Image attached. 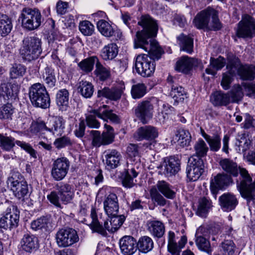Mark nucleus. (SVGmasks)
Instances as JSON below:
<instances>
[{
	"instance_id": "0e129e2a",
	"label": "nucleus",
	"mask_w": 255,
	"mask_h": 255,
	"mask_svg": "<svg viewBox=\"0 0 255 255\" xmlns=\"http://www.w3.org/2000/svg\"><path fill=\"white\" fill-rule=\"evenodd\" d=\"M221 248L225 255H233L236 249V245L232 240H225L221 244Z\"/></svg>"
},
{
	"instance_id": "f704fd0d",
	"label": "nucleus",
	"mask_w": 255,
	"mask_h": 255,
	"mask_svg": "<svg viewBox=\"0 0 255 255\" xmlns=\"http://www.w3.org/2000/svg\"><path fill=\"white\" fill-rule=\"evenodd\" d=\"M211 101L215 106H227L230 102V97L229 94L216 91L211 96Z\"/></svg>"
},
{
	"instance_id": "338daca9",
	"label": "nucleus",
	"mask_w": 255,
	"mask_h": 255,
	"mask_svg": "<svg viewBox=\"0 0 255 255\" xmlns=\"http://www.w3.org/2000/svg\"><path fill=\"white\" fill-rule=\"evenodd\" d=\"M92 136V145L96 147L103 145L102 133L99 130H91L90 133Z\"/></svg>"
},
{
	"instance_id": "bb28decb",
	"label": "nucleus",
	"mask_w": 255,
	"mask_h": 255,
	"mask_svg": "<svg viewBox=\"0 0 255 255\" xmlns=\"http://www.w3.org/2000/svg\"><path fill=\"white\" fill-rule=\"evenodd\" d=\"M209 10L210 7L198 13L194 19L195 26L199 29H204L208 31L209 24Z\"/></svg>"
},
{
	"instance_id": "4d7b16f0",
	"label": "nucleus",
	"mask_w": 255,
	"mask_h": 255,
	"mask_svg": "<svg viewBox=\"0 0 255 255\" xmlns=\"http://www.w3.org/2000/svg\"><path fill=\"white\" fill-rule=\"evenodd\" d=\"M196 244L201 251L207 253L209 255H212V249L210 242L202 236L196 237Z\"/></svg>"
},
{
	"instance_id": "f257e3e1",
	"label": "nucleus",
	"mask_w": 255,
	"mask_h": 255,
	"mask_svg": "<svg viewBox=\"0 0 255 255\" xmlns=\"http://www.w3.org/2000/svg\"><path fill=\"white\" fill-rule=\"evenodd\" d=\"M142 27L136 32L134 39L135 48H141L148 51V54L138 55L135 60V68L137 73L143 77H150L155 68V60H159L164 51L158 42L152 38L156 36L158 26L156 21L149 15H143L138 21Z\"/></svg>"
},
{
	"instance_id": "393cba45",
	"label": "nucleus",
	"mask_w": 255,
	"mask_h": 255,
	"mask_svg": "<svg viewBox=\"0 0 255 255\" xmlns=\"http://www.w3.org/2000/svg\"><path fill=\"white\" fill-rule=\"evenodd\" d=\"M22 250L27 253H32L39 247L38 239L30 233L24 234L20 241Z\"/></svg>"
},
{
	"instance_id": "b1692460",
	"label": "nucleus",
	"mask_w": 255,
	"mask_h": 255,
	"mask_svg": "<svg viewBox=\"0 0 255 255\" xmlns=\"http://www.w3.org/2000/svg\"><path fill=\"white\" fill-rule=\"evenodd\" d=\"M104 155L105 164L108 169H115L120 165L122 155L116 149H107L104 152Z\"/></svg>"
},
{
	"instance_id": "72a5a7b5",
	"label": "nucleus",
	"mask_w": 255,
	"mask_h": 255,
	"mask_svg": "<svg viewBox=\"0 0 255 255\" xmlns=\"http://www.w3.org/2000/svg\"><path fill=\"white\" fill-rule=\"evenodd\" d=\"M156 188L168 199H173L176 196V192L173 190V186L164 180L158 181L156 184Z\"/></svg>"
},
{
	"instance_id": "49530a36",
	"label": "nucleus",
	"mask_w": 255,
	"mask_h": 255,
	"mask_svg": "<svg viewBox=\"0 0 255 255\" xmlns=\"http://www.w3.org/2000/svg\"><path fill=\"white\" fill-rule=\"evenodd\" d=\"M15 141L14 137L0 133V147L3 150L9 151L12 150L16 144Z\"/></svg>"
},
{
	"instance_id": "2eb2a0df",
	"label": "nucleus",
	"mask_w": 255,
	"mask_h": 255,
	"mask_svg": "<svg viewBox=\"0 0 255 255\" xmlns=\"http://www.w3.org/2000/svg\"><path fill=\"white\" fill-rule=\"evenodd\" d=\"M158 168L160 169V174L170 177L175 175L180 170V161L178 156L166 157Z\"/></svg>"
},
{
	"instance_id": "0eeeda50",
	"label": "nucleus",
	"mask_w": 255,
	"mask_h": 255,
	"mask_svg": "<svg viewBox=\"0 0 255 255\" xmlns=\"http://www.w3.org/2000/svg\"><path fill=\"white\" fill-rule=\"evenodd\" d=\"M110 223L108 221H105L104 223V227L102 224L97 221L93 224L94 231L103 236H107L106 230L110 233H113L117 232L122 226L126 220V216L124 215L110 216Z\"/></svg>"
},
{
	"instance_id": "a18cd8bd",
	"label": "nucleus",
	"mask_w": 255,
	"mask_h": 255,
	"mask_svg": "<svg viewBox=\"0 0 255 255\" xmlns=\"http://www.w3.org/2000/svg\"><path fill=\"white\" fill-rule=\"evenodd\" d=\"M14 196L18 199L23 200L28 193V185L26 181L15 184L10 187Z\"/></svg>"
},
{
	"instance_id": "20e7f679",
	"label": "nucleus",
	"mask_w": 255,
	"mask_h": 255,
	"mask_svg": "<svg viewBox=\"0 0 255 255\" xmlns=\"http://www.w3.org/2000/svg\"><path fill=\"white\" fill-rule=\"evenodd\" d=\"M227 69L232 75H238L244 81H253L255 79V66L242 64L240 60L232 55L228 57Z\"/></svg>"
},
{
	"instance_id": "c85d7f7f",
	"label": "nucleus",
	"mask_w": 255,
	"mask_h": 255,
	"mask_svg": "<svg viewBox=\"0 0 255 255\" xmlns=\"http://www.w3.org/2000/svg\"><path fill=\"white\" fill-rule=\"evenodd\" d=\"M51 218L50 215L42 216L33 220L30 224L31 228L34 231L39 230L47 231L52 227Z\"/></svg>"
},
{
	"instance_id": "2f4dec72",
	"label": "nucleus",
	"mask_w": 255,
	"mask_h": 255,
	"mask_svg": "<svg viewBox=\"0 0 255 255\" xmlns=\"http://www.w3.org/2000/svg\"><path fill=\"white\" fill-rule=\"evenodd\" d=\"M69 93L66 89L59 90L56 95V103L61 111H66L69 107Z\"/></svg>"
},
{
	"instance_id": "6ab92c4d",
	"label": "nucleus",
	"mask_w": 255,
	"mask_h": 255,
	"mask_svg": "<svg viewBox=\"0 0 255 255\" xmlns=\"http://www.w3.org/2000/svg\"><path fill=\"white\" fill-rule=\"evenodd\" d=\"M55 187L61 201L65 205L70 203L74 197L73 186L67 183L59 182Z\"/></svg>"
},
{
	"instance_id": "aec40b11",
	"label": "nucleus",
	"mask_w": 255,
	"mask_h": 255,
	"mask_svg": "<svg viewBox=\"0 0 255 255\" xmlns=\"http://www.w3.org/2000/svg\"><path fill=\"white\" fill-rule=\"evenodd\" d=\"M103 204L105 212L108 217L118 214L119 200L118 196L115 193H110L105 196Z\"/></svg>"
},
{
	"instance_id": "37998d69",
	"label": "nucleus",
	"mask_w": 255,
	"mask_h": 255,
	"mask_svg": "<svg viewBox=\"0 0 255 255\" xmlns=\"http://www.w3.org/2000/svg\"><path fill=\"white\" fill-rule=\"evenodd\" d=\"M211 21L209 24L208 31H218L222 28V24L218 16V11L213 8L210 7L209 19Z\"/></svg>"
},
{
	"instance_id": "9d476101",
	"label": "nucleus",
	"mask_w": 255,
	"mask_h": 255,
	"mask_svg": "<svg viewBox=\"0 0 255 255\" xmlns=\"http://www.w3.org/2000/svg\"><path fill=\"white\" fill-rule=\"evenodd\" d=\"M238 38L251 39L255 35V22L249 15H245L235 28Z\"/></svg>"
},
{
	"instance_id": "e2e57ef3",
	"label": "nucleus",
	"mask_w": 255,
	"mask_h": 255,
	"mask_svg": "<svg viewBox=\"0 0 255 255\" xmlns=\"http://www.w3.org/2000/svg\"><path fill=\"white\" fill-rule=\"evenodd\" d=\"M79 30L86 36L91 35L94 31V26L88 20H84L80 23Z\"/></svg>"
},
{
	"instance_id": "ea45409f",
	"label": "nucleus",
	"mask_w": 255,
	"mask_h": 255,
	"mask_svg": "<svg viewBox=\"0 0 255 255\" xmlns=\"http://www.w3.org/2000/svg\"><path fill=\"white\" fill-rule=\"evenodd\" d=\"M96 56H93L82 60L78 64L80 70L86 73L91 72L94 69V65L99 61Z\"/></svg>"
},
{
	"instance_id": "4468645a",
	"label": "nucleus",
	"mask_w": 255,
	"mask_h": 255,
	"mask_svg": "<svg viewBox=\"0 0 255 255\" xmlns=\"http://www.w3.org/2000/svg\"><path fill=\"white\" fill-rule=\"evenodd\" d=\"M69 167L70 161L66 157L58 158L52 164L51 176L55 181H61L67 174Z\"/></svg>"
},
{
	"instance_id": "c03bdc74",
	"label": "nucleus",
	"mask_w": 255,
	"mask_h": 255,
	"mask_svg": "<svg viewBox=\"0 0 255 255\" xmlns=\"http://www.w3.org/2000/svg\"><path fill=\"white\" fill-rule=\"evenodd\" d=\"M118 53L117 45L115 43H111L102 49L101 56L104 60H112L116 57Z\"/></svg>"
},
{
	"instance_id": "1a4fd4ad",
	"label": "nucleus",
	"mask_w": 255,
	"mask_h": 255,
	"mask_svg": "<svg viewBox=\"0 0 255 255\" xmlns=\"http://www.w3.org/2000/svg\"><path fill=\"white\" fill-rule=\"evenodd\" d=\"M158 136V129L152 126H144L139 128L133 134V137L137 141L146 140L148 142L143 145L146 148L150 149L154 146L155 143V139Z\"/></svg>"
},
{
	"instance_id": "ddd939ff",
	"label": "nucleus",
	"mask_w": 255,
	"mask_h": 255,
	"mask_svg": "<svg viewBox=\"0 0 255 255\" xmlns=\"http://www.w3.org/2000/svg\"><path fill=\"white\" fill-rule=\"evenodd\" d=\"M203 160L198 156L189 158L186 168L187 176L190 181H195L204 171Z\"/></svg>"
},
{
	"instance_id": "052dcab7",
	"label": "nucleus",
	"mask_w": 255,
	"mask_h": 255,
	"mask_svg": "<svg viewBox=\"0 0 255 255\" xmlns=\"http://www.w3.org/2000/svg\"><path fill=\"white\" fill-rule=\"evenodd\" d=\"M206 141L209 145L210 150L213 152H217L221 148V138L219 134L211 136Z\"/></svg>"
},
{
	"instance_id": "58836bf2",
	"label": "nucleus",
	"mask_w": 255,
	"mask_h": 255,
	"mask_svg": "<svg viewBox=\"0 0 255 255\" xmlns=\"http://www.w3.org/2000/svg\"><path fill=\"white\" fill-rule=\"evenodd\" d=\"M137 249L143 253H147L152 250L154 246L153 242L151 238L144 236L140 237L136 242Z\"/></svg>"
},
{
	"instance_id": "680f3d73",
	"label": "nucleus",
	"mask_w": 255,
	"mask_h": 255,
	"mask_svg": "<svg viewBox=\"0 0 255 255\" xmlns=\"http://www.w3.org/2000/svg\"><path fill=\"white\" fill-rule=\"evenodd\" d=\"M25 180L22 174L19 172L13 171L10 173V176L8 178L7 184L10 187L15 185V184H20L23 182H25Z\"/></svg>"
},
{
	"instance_id": "13d9d810",
	"label": "nucleus",
	"mask_w": 255,
	"mask_h": 255,
	"mask_svg": "<svg viewBox=\"0 0 255 255\" xmlns=\"http://www.w3.org/2000/svg\"><path fill=\"white\" fill-rule=\"evenodd\" d=\"M106 131L102 133L103 145H109L113 143L115 139V133L114 128L110 125H105Z\"/></svg>"
},
{
	"instance_id": "864d4df0",
	"label": "nucleus",
	"mask_w": 255,
	"mask_h": 255,
	"mask_svg": "<svg viewBox=\"0 0 255 255\" xmlns=\"http://www.w3.org/2000/svg\"><path fill=\"white\" fill-rule=\"evenodd\" d=\"M147 92V87L143 83L133 85L131 89V95L134 99L142 98Z\"/></svg>"
},
{
	"instance_id": "603ef678",
	"label": "nucleus",
	"mask_w": 255,
	"mask_h": 255,
	"mask_svg": "<svg viewBox=\"0 0 255 255\" xmlns=\"http://www.w3.org/2000/svg\"><path fill=\"white\" fill-rule=\"evenodd\" d=\"M94 74L101 81H105L111 77L110 69L104 67L99 60L96 63Z\"/></svg>"
},
{
	"instance_id": "6e6552de",
	"label": "nucleus",
	"mask_w": 255,
	"mask_h": 255,
	"mask_svg": "<svg viewBox=\"0 0 255 255\" xmlns=\"http://www.w3.org/2000/svg\"><path fill=\"white\" fill-rule=\"evenodd\" d=\"M19 221V211L16 206L11 205L0 215V228L11 230L18 227Z\"/></svg>"
},
{
	"instance_id": "4c0bfd02",
	"label": "nucleus",
	"mask_w": 255,
	"mask_h": 255,
	"mask_svg": "<svg viewBox=\"0 0 255 255\" xmlns=\"http://www.w3.org/2000/svg\"><path fill=\"white\" fill-rule=\"evenodd\" d=\"M78 92L86 99L90 98L93 95L94 87L93 84L86 81H82L78 84Z\"/></svg>"
},
{
	"instance_id": "3c124183",
	"label": "nucleus",
	"mask_w": 255,
	"mask_h": 255,
	"mask_svg": "<svg viewBox=\"0 0 255 255\" xmlns=\"http://www.w3.org/2000/svg\"><path fill=\"white\" fill-rule=\"evenodd\" d=\"M15 108L11 103H7L0 107V119L11 120Z\"/></svg>"
},
{
	"instance_id": "7ed1b4c3",
	"label": "nucleus",
	"mask_w": 255,
	"mask_h": 255,
	"mask_svg": "<svg viewBox=\"0 0 255 255\" xmlns=\"http://www.w3.org/2000/svg\"><path fill=\"white\" fill-rule=\"evenodd\" d=\"M19 51L23 61L29 63L36 60L42 53L41 39L35 36L24 37Z\"/></svg>"
},
{
	"instance_id": "39448f33",
	"label": "nucleus",
	"mask_w": 255,
	"mask_h": 255,
	"mask_svg": "<svg viewBox=\"0 0 255 255\" xmlns=\"http://www.w3.org/2000/svg\"><path fill=\"white\" fill-rule=\"evenodd\" d=\"M43 19L40 11L37 8L25 7L22 8L18 17L21 26L27 31L37 29L41 25Z\"/></svg>"
},
{
	"instance_id": "de8ad7c7",
	"label": "nucleus",
	"mask_w": 255,
	"mask_h": 255,
	"mask_svg": "<svg viewBox=\"0 0 255 255\" xmlns=\"http://www.w3.org/2000/svg\"><path fill=\"white\" fill-rule=\"evenodd\" d=\"M193 148L195 151V153L192 156H198L201 158L206 156L207 152L209 150V148L207 144L203 139L201 138L199 139L197 141H196Z\"/></svg>"
},
{
	"instance_id": "412c9836",
	"label": "nucleus",
	"mask_w": 255,
	"mask_h": 255,
	"mask_svg": "<svg viewBox=\"0 0 255 255\" xmlns=\"http://www.w3.org/2000/svg\"><path fill=\"white\" fill-rule=\"evenodd\" d=\"M48 131L57 136H61L64 132L65 121L61 116L49 118L46 123Z\"/></svg>"
},
{
	"instance_id": "8fccbe9b",
	"label": "nucleus",
	"mask_w": 255,
	"mask_h": 255,
	"mask_svg": "<svg viewBox=\"0 0 255 255\" xmlns=\"http://www.w3.org/2000/svg\"><path fill=\"white\" fill-rule=\"evenodd\" d=\"M186 92L184 88L177 85H172L171 86L170 95L176 102H182L184 101L186 96Z\"/></svg>"
},
{
	"instance_id": "423d86ee",
	"label": "nucleus",
	"mask_w": 255,
	"mask_h": 255,
	"mask_svg": "<svg viewBox=\"0 0 255 255\" xmlns=\"http://www.w3.org/2000/svg\"><path fill=\"white\" fill-rule=\"evenodd\" d=\"M28 95L30 101L34 107L46 109L50 107V96L43 84L36 83L32 85L29 88Z\"/></svg>"
},
{
	"instance_id": "f8f14e48",
	"label": "nucleus",
	"mask_w": 255,
	"mask_h": 255,
	"mask_svg": "<svg viewBox=\"0 0 255 255\" xmlns=\"http://www.w3.org/2000/svg\"><path fill=\"white\" fill-rule=\"evenodd\" d=\"M152 99L153 98L143 100L134 108L135 116L143 124H147L152 118L154 112Z\"/></svg>"
},
{
	"instance_id": "e433bc0d",
	"label": "nucleus",
	"mask_w": 255,
	"mask_h": 255,
	"mask_svg": "<svg viewBox=\"0 0 255 255\" xmlns=\"http://www.w3.org/2000/svg\"><path fill=\"white\" fill-rule=\"evenodd\" d=\"M175 136L178 138L177 140L180 146L184 147L190 145L192 136L188 130L182 128L178 129Z\"/></svg>"
},
{
	"instance_id": "774afa93",
	"label": "nucleus",
	"mask_w": 255,
	"mask_h": 255,
	"mask_svg": "<svg viewBox=\"0 0 255 255\" xmlns=\"http://www.w3.org/2000/svg\"><path fill=\"white\" fill-rule=\"evenodd\" d=\"M210 64L216 70H219L225 66L226 64V60L221 56H219L217 58L211 57L210 60Z\"/></svg>"
},
{
	"instance_id": "a19ab883",
	"label": "nucleus",
	"mask_w": 255,
	"mask_h": 255,
	"mask_svg": "<svg viewBox=\"0 0 255 255\" xmlns=\"http://www.w3.org/2000/svg\"><path fill=\"white\" fill-rule=\"evenodd\" d=\"M42 78L48 88H53L55 86L57 80L54 70L50 66H46L42 74Z\"/></svg>"
},
{
	"instance_id": "473e14b6",
	"label": "nucleus",
	"mask_w": 255,
	"mask_h": 255,
	"mask_svg": "<svg viewBox=\"0 0 255 255\" xmlns=\"http://www.w3.org/2000/svg\"><path fill=\"white\" fill-rule=\"evenodd\" d=\"M12 27L11 18L7 15L0 12V35L2 37L8 35Z\"/></svg>"
},
{
	"instance_id": "7c9ffc66",
	"label": "nucleus",
	"mask_w": 255,
	"mask_h": 255,
	"mask_svg": "<svg viewBox=\"0 0 255 255\" xmlns=\"http://www.w3.org/2000/svg\"><path fill=\"white\" fill-rule=\"evenodd\" d=\"M138 174V173L133 168L125 169L121 175L123 186L127 188L132 187L135 185L133 178L136 177Z\"/></svg>"
},
{
	"instance_id": "dca6fc26",
	"label": "nucleus",
	"mask_w": 255,
	"mask_h": 255,
	"mask_svg": "<svg viewBox=\"0 0 255 255\" xmlns=\"http://www.w3.org/2000/svg\"><path fill=\"white\" fill-rule=\"evenodd\" d=\"M233 179L231 176L225 173H219L212 179L210 182V189L215 199L220 190L226 188L233 183Z\"/></svg>"
},
{
	"instance_id": "bf43d9fd",
	"label": "nucleus",
	"mask_w": 255,
	"mask_h": 255,
	"mask_svg": "<svg viewBox=\"0 0 255 255\" xmlns=\"http://www.w3.org/2000/svg\"><path fill=\"white\" fill-rule=\"evenodd\" d=\"M251 143L252 142L249 139L242 135L240 138L237 139V141L236 142V145L238 147V148L236 149L239 152L244 153L245 156L246 154L245 152L250 148Z\"/></svg>"
},
{
	"instance_id": "6e6d98bb",
	"label": "nucleus",
	"mask_w": 255,
	"mask_h": 255,
	"mask_svg": "<svg viewBox=\"0 0 255 255\" xmlns=\"http://www.w3.org/2000/svg\"><path fill=\"white\" fill-rule=\"evenodd\" d=\"M26 67L21 64L14 63L10 69L9 74L11 79H17L23 77L26 73Z\"/></svg>"
},
{
	"instance_id": "69168bd1",
	"label": "nucleus",
	"mask_w": 255,
	"mask_h": 255,
	"mask_svg": "<svg viewBox=\"0 0 255 255\" xmlns=\"http://www.w3.org/2000/svg\"><path fill=\"white\" fill-rule=\"evenodd\" d=\"M53 144L56 148L60 149L62 148H64L66 146L71 145L72 144V142L69 137L63 136L56 138Z\"/></svg>"
},
{
	"instance_id": "a211bd4d",
	"label": "nucleus",
	"mask_w": 255,
	"mask_h": 255,
	"mask_svg": "<svg viewBox=\"0 0 255 255\" xmlns=\"http://www.w3.org/2000/svg\"><path fill=\"white\" fill-rule=\"evenodd\" d=\"M19 87L18 84L3 82L0 84V98L4 100H15L18 97Z\"/></svg>"
},
{
	"instance_id": "c756f323",
	"label": "nucleus",
	"mask_w": 255,
	"mask_h": 255,
	"mask_svg": "<svg viewBox=\"0 0 255 255\" xmlns=\"http://www.w3.org/2000/svg\"><path fill=\"white\" fill-rule=\"evenodd\" d=\"M212 207V202L210 199L206 197H201L198 201L196 214L201 217L205 218Z\"/></svg>"
},
{
	"instance_id": "cd10ccee",
	"label": "nucleus",
	"mask_w": 255,
	"mask_h": 255,
	"mask_svg": "<svg viewBox=\"0 0 255 255\" xmlns=\"http://www.w3.org/2000/svg\"><path fill=\"white\" fill-rule=\"evenodd\" d=\"M147 225L148 232L154 238L159 239L164 235L165 228L162 222L158 220L149 221Z\"/></svg>"
},
{
	"instance_id": "f3484780",
	"label": "nucleus",
	"mask_w": 255,
	"mask_h": 255,
	"mask_svg": "<svg viewBox=\"0 0 255 255\" xmlns=\"http://www.w3.org/2000/svg\"><path fill=\"white\" fill-rule=\"evenodd\" d=\"M200 64V61L198 59L183 56L177 61L175 69L179 72L189 75L193 68L197 67Z\"/></svg>"
},
{
	"instance_id": "5701e85b",
	"label": "nucleus",
	"mask_w": 255,
	"mask_h": 255,
	"mask_svg": "<svg viewBox=\"0 0 255 255\" xmlns=\"http://www.w3.org/2000/svg\"><path fill=\"white\" fill-rule=\"evenodd\" d=\"M219 202L222 210L227 212L234 210L239 203L236 196L229 192L222 195L219 198Z\"/></svg>"
},
{
	"instance_id": "09e8293b",
	"label": "nucleus",
	"mask_w": 255,
	"mask_h": 255,
	"mask_svg": "<svg viewBox=\"0 0 255 255\" xmlns=\"http://www.w3.org/2000/svg\"><path fill=\"white\" fill-rule=\"evenodd\" d=\"M97 26L99 31L105 36L111 37L115 33V30L112 25L105 20H100L97 22Z\"/></svg>"
},
{
	"instance_id": "79ce46f5",
	"label": "nucleus",
	"mask_w": 255,
	"mask_h": 255,
	"mask_svg": "<svg viewBox=\"0 0 255 255\" xmlns=\"http://www.w3.org/2000/svg\"><path fill=\"white\" fill-rule=\"evenodd\" d=\"M94 113L97 116V117L105 121L109 119L112 123L115 124H119L121 122L120 117L114 113L112 110H105L103 112H101L100 109L98 110H94Z\"/></svg>"
},
{
	"instance_id": "4be33fe9",
	"label": "nucleus",
	"mask_w": 255,
	"mask_h": 255,
	"mask_svg": "<svg viewBox=\"0 0 255 255\" xmlns=\"http://www.w3.org/2000/svg\"><path fill=\"white\" fill-rule=\"evenodd\" d=\"M121 253L124 255H132L137 250L136 241L131 236H125L119 241Z\"/></svg>"
},
{
	"instance_id": "a878e982",
	"label": "nucleus",
	"mask_w": 255,
	"mask_h": 255,
	"mask_svg": "<svg viewBox=\"0 0 255 255\" xmlns=\"http://www.w3.org/2000/svg\"><path fill=\"white\" fill-rule=\"evenodd\" d=\"M122 91L118 88H109L105 87L98 90L97 92L98 98H105L111 101H117L121 99Z\"/></svg>"
},
{
	"instance_id": "5fc2aeb1",
	"label": "nucleus",
	"mask_w": 255,
	"mask_h": 255,
	"mask_svg": "<svg viewBox=\"0 0 255 255\" xmlns=\"http://www.w3.org/2000/svg\"><path fill=\"white\" fill-rule=\"evenodd\" d=\"M149 194L151 200L153 203L160 206H164L166 204L167 201L159 193L155 186L151 188Z\"/></svg>"
},
{
	"instance_id": "f03ea898",
	"label": "nucleus",
	"mask_w": 255,
	"mask_h": 255,
	"mask_svg": "<svg viewBox=\"0 0 255 255\" xmlns=\"http://www.w3.org/2000/svg\"><path fill=\"white\" fill-rule=\"evenodd\" d=\"M219 165L224 173L236 177L239 174L240 177L237 180V188L241 196L247 200L249 204L251 202L254 204L255 202V181L252 183V178L247 170L238 166L237 163L230 158L221 159Z\"/></svg>"
},
{
	"instance_id": "c9c22d12",
	"label": "nucleus",
	"mask_w": 255,
	"mask_h": 255,
	"mask_svg": "<svg viewBox=\"0 0 255 255\" xmlns=\"http://www.w3.org/2000/svg\"><path fill=\"white\" fill-rule=\"evenodd\" d=\"M177 39L179 41L180 50L191 54L193 51V39L191 37L181 33Z\"/></svg>"
},
{
	"instance_id": "9b49d317",
	"label": "nucleus",
	"mask_w": 255,
	"mask_h": 255,
	"mask_svg": "<svg viewBox=\"0 0 255 255\" xmlns=\"http://www.w3.org/2000/svg\"><path fill=\"white\" fill-rule=\"evenodd\" d=\"M56 243L60 248L71 246L79 241L77 231L71 228H62L56 234Z\"/></svg>"
}]
</instances>
